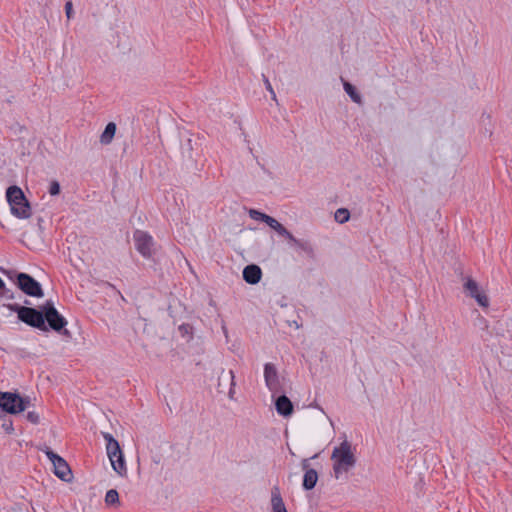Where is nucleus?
<instances>
[{
    "mask_svg": "<svg viewBox=\"0 0 512 512\" xmlns=\"http://www.w3.org/2000/svg\"><path fill=\"white\" fill-rule=\"evenodd\" d=\"M249 213V216L253 219V220H256V221H262L265 223V221L267 220L268 216L267 214L265 213H262L256 209H250L248 211Z\"/></svg>",
    "mask_w": 512,
    "mask_h": 512,
    "instance_id": "obj_24",
    "label": "nucleus"
},
{
    "mask_svg": "<svg viewBox=\"0 0 512 512\" xmlns=\"http://www.w3.org/2000/svg\"><path fill=\"white\" fill-rule=\"evenodd\" d=\"M27 419H28L30 422H32V423H34V424H36V423H38V421H39V416H38V414H37V413H35V412H28V413H27Z\"/></svg>",
    "mask_w": 512,
    "mask_h": 512,
    "instance_id": "obj_27",
    "label": "nucleus"
},
{
    "mask_svg": "<svg viewBox=\"0 0 512 512\" xmlns=\"http://www.w3.org/2000/svg\"><path fill=\"white\" fill-rule=\"evenodd\" d=\"M63 334H64V335H68V334H69V332H68L67 330H65V331L63 332Z\"/></svg>",
    "mask_w": 512,
    "mask_h": 512,
    "instance_id": "obj_32",
    "label": "nucleus"
},
{
    "mask_svg": "<svg viewBox=\"0 0 512 512\" xmlns=\"http://www.w3.org/2000/svg\"><path fill=\"white\" fill-rule=\"evenodd\" d=\"M342 81H343V88H344L345 92L350 96L352 101L357 103V104H361L362 103V97L357 92L356 88L351 83H349V82H347L345 80H342Z\"/></svg>",
    "mask_w": 512,
    "mask_h": 512,
    "instance_id": "obj_18",
    "label": "nucleus"
},
{
    "mask_svg": "<svg viewBox=\"0 0 512 512\" xmlns=\"http://www.w3.org/2000/svg\"><path fill=\"white\" fill-rule=\"evenodd\" d=\"M2 288H4V282H3V280L0 278V290H1Z\"/></svg>",
    "mask_w": 512,
    "mask_h": 512,
    "instance_id": "obj_30",
    "label": "nucleus"
},
{
    "mask_svg": "<svg viewBox=\"0 0 512 512\" xmlns=\"http://www.w3.org/2000/svg\"><path fill=\"white\" fill-rule=\"evenodd\" d=\"M265 223L275 230L279 235L285 237L286 239H293V235L281 224L279 223L275 218L268 216Z\"/></svg>",
    "mask_w": 512,
    "mask_h": 512,
    "instance_id": "obj_16",
    "label": "nucleus"
},
{
    "mask_svg": "<svg viewBox=\"0 0 512 512\" xmlns=\"http://www.w3.org/2000/svg\"><path fill=\"white\" fill-rule=\"evenodd\" d=\"M275 407L277 412L284 417H288L293 413V404L285 395L277 398Z\"/></svg>",
    "mask_w": 512,
    "mask_h": 512,
    "instance_id": "obj_14",
    "label": "nucleus"
},
{
    "mask_svg": "<svg viewBox=\"0 0 512 512\" xmlns=\"http://www.w3.org/2000/svg\"><path fill=\"white\" fill-rule=\"evenodd\" d=\"M8 307L11 310L16 311L18 318L24 323L40 330H47L44 322L43 310L39 311L34 308L19 306L17 304L9 305Z\"/></svg>",
    "mask_w": 512,
    "mask_h": 512,
    "instance_id": "obj_4",
    "label": "nucleus"
},
{
    "mask_svg": "<svg viewBox=\"0 0 512 512\" xmlns=\"http://www.w3.org/2000/svg\"><path fill=\"white\" fill-rule=\"evenodd\" d=\"M224 373H225V371H224V370H222V371H221V374H220V376H219V381H221V379L223 378Z\"/></svg>",
    "mask_w": 512,
    "mask_h": 512,
    "instance_id": "obj_31",
    "label": "nucleus"
},
{
    "mask_svg": "<svg viewBox=\"0 0 512 512\" xmlns=\"http://www.w3.org/2000/svg\"><path fill=\"white\" fill-rule=\"evenodd\" d=\"M227 377L229 378V381H230L228 397L230 400H234L235 399V386H236L234 372L232 370H229L227 373Z\"/></svg>",
    "mask_w": 512,
    "mask_h": 512,
    "instance_id": "obj_22",
    "label": "nucleus"
},
{
    "mask_svg": "<svg viewBox=\"0 0 512 512\" xmlns=\"http://www.w3.org/2000/svg\"><path fill=\"white\" fill-rule=\"evenodd\" d=\"M46 455L53 464L55 475L63 481H70L72 478V472L68 463L51 450L46 451Z\"/></svg>",
    "mask_w": 512,
    "mask_h": 512,
    "instance_id": "obj_9",
    "label": "nucleus"
},
{
    "mask_svg": "<svg viewBox=\"0 0 512 512\" xmlns=\"http://www.w3.org/2000/svg\"><path fill=\"white\" fill-rule=\"evenodd\" d=\"M261 276L262 271L257 265H248L243 270V279L249 284H257L261 280Z\"/></svg>",
    "mask_w": 512,
    "mask_h": 512,
    "instance_id": "obj_13",
    "label": "nucleus"
},
{
    "mask_svg": "<svg viewBox=\"0 0 512 512\" xmlns=\"http://www.w3.org/2000/svg\"><path fill=\"white\" fill-rule=\"evenodd\" d=\"M6 198L12 215L19 219H27L31 216L32 210L29 201L18 186H10L6 191Z\"/></svg>",
    "mask_w": 512,
    "mask_h": 512,
    "instance_id": "obj_2",
    "label": "nucleus"
},
{
    "mask_svg": "<svg viewBox=\"0 0 512 512\" xmlns=\"http://www.w3.org/2000/svg\"><path fill=\"white\" fill-rule=\"evenodd\" d=\"M350 218V213L347 209L345 208H339L336 210L335 212V220L338 222V223H345L349 220Z\"/></svg>",
    "mask_w": 512,
    "mask_h": 512,
    "instance_id": "obj_21",
    "label": "nucleus"
},
{
    "mask_svg": "<svg viewBox=\"0 0 512 512\" xmlns=\"http://www.w3.org/2000/svg\"><path fill=\"white\" fill-rule=\"evenodd\" d=\"M330 459L335 479L347 478V474L357 463L355 448L348 440H344L333 448Z\"/></svg>",
    "mask_w": 512,
    "mask_h": 512,
    "instance_id": "obj_1",
    "label": "nucleus"
},
{
    "mask_svg": "<svg viewBox=\"0 0 512 512\" xmlns=\"http://www.w3.org/2000/svg\"><path fill=\"white\" fill-rule=\"evenodd\" d=\"M271 512H288L278 487L271 491Z\"/></svg>",
    "mask_w": 512,
    "mask_h": 512,
    "instance_id": "obj_15",
    "label": "nucleus"
},
{
    "mask_svg": "<svg viewBox=\"0 0 512 512\" xmlns=\"http://www.w3.org/2000/svg\"><path fill=\"white\" fill-rule=\"evenodd\" d=\"M61 188L58 181H51L48 187V192L51 196H56L60 193Z\"/></svg>",
    "mask_w": 512,
    "mask_h": 512,
    "instance_id": "obj_25",
    "label": "nucleus"
},
{
    "mask_svg": "<svg viewBox=\"0 0 512 512\" xmlns=\"http://www.w3.org/2000/svg\"><path fill=\"white\" fill-rule=\"evenodd\" d=\"M65 12L67 18L70 19L73 13L72 3L70 1L65 4Z\"/></svg>",
    "mask_w": 512,
    "mask_h": 512,
    "instance_id": "obj_28",
    "label": "nucleus"
},
{
    "mask_svg": "<svg viewBox=\"0 0 512 512\" xmlns=\"http://www.w3.org/2000/svg\"><path fill=\"white\" fill-rule=\"evenodd\" d=\"M302 468L305 470L303 477V488L306 490H311L315 487L318 481V473L315 469L308 468V460H304L302 462Z\"/></svg>",
    "mask_w": 512,
    "mask_h": 512,
    "instance_id": "obj_12",
    "label": "nucleus"
},
{
    "mask_svg": "<svg viewBox=\"0 0 512 512\" xmlns=\"http://www.w3.org/2000/svg\"><path fill=\"white\" fill-rule=\"evenodd\" d=\"M287 240L309 255H312L314 252L312 245L308 241L296 239L294 236L293 239Z\"/></svg>",
    "mask_w": 512,
    "mask_h": 512,
    "instance_id": "obj_19",
    "label": "nucleus"
},
{
    "mask_svg": "<svg viewBox=\"0 0 512 512\" xmlns=\"http://www.w3.org/2000/svg\"><path fill=\"white\" fill-rule=\"evenodd\" d=\"M6 430H7L8 432H11V431L13 430V428H12V424L7 425V426H6Z\"/></svg>",
    "mask_w": 512,
    "mask_h": 512,
    "instance_id": "obj_29",
    "label": "nucleus"
},
{
    "mask_svg": "<svg viewBox=\"0 0 512 512\" xmlns=\"http://www.w3.org/2000/svg\"><path fill=\"white\" fill-rule=\"evenodd\" d=\"M115 132L116 124L113 122L108 123L100 136V142L105 145L109 144L112 141Z\"/></svg>",
    "mask_w": 512,
    "mask_h": 512,
    "instance_id": "obj_17",
    "label": "nucleus"
},
{
    "mask_svg": "<svg viewBox=\"0 0 512 512\" xmlns=\"http://www.w3.org/2000/svg\"><path fill=\"white\" fill-rule=\"evenodd\" d=\"M465 292L472 298H474L477 303L482 307L489 306L488 297L480 291L478 283L470 277L464 279L463 284Z\"/></svg>",
    "mask_w": 512,
    "mask_h": 512,
    "instance_id": "obj_10",
    "label": "nucleus"
},
{
    "mask_svg": "<svg viewBox=\"0 0 512 512\" xmlns=\"http://www.w3.org/2000/svg\"><path fill=\"white\" fill-rule=\"evenodd\" d=\"M42 310L44 321L46 320L53 330L60 331L66 326V319L56 310L51 301H47L42 306Z\"/></svg>",
    "mask_w": 512,
    "mask_h": 512,
    "instance_id": "obj_7",
    "label": "nucleus"
},
{
    "mask_svg": "<svg viewBox=\"0 0 512 512\" xmlns=\"http://www.w3.org/2000/svg\"><path fill=\"white\" fill-rule=\"evenodd\" d=\"M263 81H264L266 89L269 91V93L271 95V98L276 101L277 100L276 93H275L270 81L268 80V78L265 75H263Z\"/></svg>",
    "mask_w": 512,
    "mask_h": 512,
    "instance_id": "obj_26",
    "label": "nucleus"
},
{
    "mask_svg": "<svg viewBox=\"0 0 512 512\" xmlns=\"http://www.w3.org/2000/svg\"><path fill=\"white\" fill-rule=\"evenodd\" d=\"M17 286L29 296L43 297L40 283L26 273H19L17 275Z\"/></svg>",
    "mask_w": 512,
    "mask_h": 512,
    "instance_id": "obj_8",
    "label": "nucleus"
},
{
    "mask_svg": "<svg viewBox=\"0 0 512 512\" xmlns=\"http://www.w3.org/2000/svg\"><path fill=\"white\" fill-rule=\"evenodd\" d=\"M135 247L144 258H151L156 253L153 237L147 232L136 230L133 234Z\"/></svg>",
    "mask_w": 512,
    "mask_h": 512,
    "instance_id": "obj_5",
    "label": "nucleus"
},
{
    "mask_svg": "<svg viewBox=\"0 0 512 512\" xmlns=\"http://www.w3.org/2000/svg\"><path fill=\"white\" fill-rule=\"evenodd\" d=\"M0 407L11 414H17L25 410V401L17 394L0 392Z\"/></svg>",
    "mask_w": 512,
    "mask_h": 512,
    "instance_id": "obj_6",
    "label": "nucleus"
},
{
    "mask_svg": "<svg viewBox=\"0 0 512 512\" xmlns=\"http://www.w3.org/2000/svg\"><path fill=\"white\" fill-rule=\"evenodd\" d=\"M106 441L107 456L110 460L113 470L120 476H127V465L124 453L120 448L119 442L109 433H102Z\"/></svg>",
    "mask_w": 512,
    "mask_h": 512,
    "instance_id": "obj_3",
    "label": "nucleus"
},
{
    "mask_svg": "<svg viewBox=\"0 0 512 512\" xmlns=\"http://www.w3.org/2000/svg\"><path fill=\"white\" fill-rule=\"evenodd\" d=\"M105 503L107 505H118L119 504V494L115 489H110L107 491L105 496Z\"/></svg>",
    "mask_w": 512,
    "mask_h": 512,
    "instance_id": "obj_20",
    "label": "nucleus"
},
{
    "mask_svg": "<svg viewBox=\"0 0 512 512\" xmlns=\"http://www.w3.org/2000/svg\"><path fill=\"white\" fill-rule=\"evenodd\" d=\"M178 331L180 335L184 338H187V340H191L193 337V328L190 324H182L178 327Z\"/></svg>",
    "mask_w": 512,
    "mask_h": 512,
    "instance_id": "obj_23",
    "label": "nucleus"
},
{
    "mask_svg": "<svg viewBox=\"0 0 512 512\" xmlns=\"http://www.w3.org/2000/svg\"><path fill=\"white\" fill-rule=\"evenodd\" d=\"M264 379L267 388L273 394L280 391V380L276 367L272 363H267L264 366Z\"/></svg>",
    "mask_w": 512,
    "mask_h": 512,
    "instance_id": "obj_11",
    "label": "nucleus"
}]
</instances>
